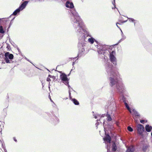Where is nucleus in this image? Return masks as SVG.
I'll return each mask as SVG.
<instances>
[{"label":"nucleus","mask_w":152,"mask_h":152,"mask_svg":"<svg viewBox=\"0 0 152 152\" xmlns=\"http://www.w3.org/2000/svg\"><path fill=\"white\" fill-rule=\"evenodd\" d=\"M117 149V147L116 144L115 142H113L112 145V151H116Z\"/></svg>","instance_id":"f3484780"},{"label":"nucleus","mask_w":152,"mask_h":152,"mask_svg":"<svg viewBox=\"0 0 152 152\" xmlns=\"http://www.w3.org/2000/svg\"><path fill=\"white\" fill-rule=\"evenodd\" d=\"M51 80L49 78H48L47 79V81H50Z\"/></svg>","instance_id":"cd10ccee"},{"label":"nucleus","mask_w":152,"mask_h":152,"mask_svg":"<svg viewBox=\"0 0 152 152\" xmlns=\"http://www.w3.org/2000/svg\"><path fill=\"white\" fill-rule=\"evenodd\" d=\"M21 10L19 8H18L15 10L13 12L12 15H16L18 13H19Z\"/></svg>","instance_id":"a211bd4d"},{"label":"nucleus","mask_w":152,"mask_h":152,"mask_svg":"<svg viewBox=\"0 0 152 152\" xmlns=\"http://www.w3.org/2000/svg\"><path fill=\"white\" fill-rule=\"evenodd\" d=\"M86 37L88 36L91 37V36L88 34V33H86V35L83 34L81 39L80 40L78 44V47L79 48V49L80 50L81 48V51L82 52H84L85 50V49L83 48V47L85 46L86 42V40H87L86 37Z\"/></svg>","instance_id":"20e7f679"},{"label":"nucleus","mask_w":152,"mask_h":152,"mask_svg":"<svg viewBox=\"0 0 152 152\" xmlns=\"http://www.w3.org/2000/svg\"><path fill=\"white\" fill-rule=\"evenodd\" d=\"M120 30H121V34H122V39H121L120 40V41H122V40H124V39H125V38H126L125 37V36H124V35H124V34H123V32H122V30H121V29H120Z\"/></svg>","instance_id":"4be33fe9"},{"label":"nucleus","mask_w":152,"mask_h":152,"mask_svg":"<svg viewBox=\"0 0 152 152\" xmlns=\"http://www.w3.org/2000/svg\"><path fill=\"white\" fill-rule=\"evenodd\" d=\"M111 107V106H110H110H109V107H108V108H109V107Z\"/></svg>","instance_id":"58836bf2"},{"label":"nucleus","mask_w":152,"mask_h":152,"mask_svg":"<svg viewBox=\"0 0 152 152\" xmlns=\"http://www.w3.org/2000/svg\"><path fill=\"white\" fill-rule=\"evenodd\" d=\"M145 129L148 132H150L152 129V127L149 125H147L145 126Z\"/></svg>","instance_id":"2eb2a0df"},{"label":"nucleus","mask_w":152,"mask_h":152,"mask_svg":"<svg viewBox=\"0 0 152 152\" xmlns=\"http://www.w3.org/2000/svg\"><path fill=\"white\" fill-rule=\"evenodd\" d=\"M137 129L138 133L140 134H142L144 130V126L142 125L141 124L137 125Z\"/></svg>","instance_id":"6e6552de"},{"label":"nucleus","mask_w":152,"mask_h":152,"mask_svg":"<svg viewBox=\"0 0 152 152\" xmlns=\"http://www.w3.org/2000/svg\"><path fill=\"white\" fill-rule=\"evenodd\" d=\"M28 3V1H25L19 7V8L21 10H22L25 8L26 6Z\"/></svg>","instance_id":"9d476101"},{"label":"nucleus","mask_w":152,"mask_h":152,"mask_svg":"<svg viewBox=\"0 0 152 152\" xmlns=\"http://www.w3.org/2000/svg\"><path fill=\"white\" fill-rule=\"evenodd\" d=\"M102 117H104V116L102 115Z\"/></svg>","instance_id":"a18cd8bd"},{"label":"nucleus","mask_w":152,"mask_h":152,"mask_svg":"<svg viewBox=\"0 0 152 152\" xmlns=\"http://www.w3.org/2000/svg\"><path fill=\"white\" fill-rule=\"evenodd\" d=\"M13 57L14 56L12 54L10 53L9 52H7L4 54V58L7 63H11L12 62V61L9 60V59L12 60L13 59Z\"/></svg>","instance_id":"39448f33"},{"label":"nucleus","mask_w":152,"mask_h":152,"mask_svg":"<svg viewBox=\"0 0 152 152\" xmlns=\"http://www.w3.org/2000/svg\"><path fill=\"white\" fill-rule=\"evenodd\" d=\"M111 107V106H110H110H109V107H108V108H109V107Z\"/></svg>","instance_id":"4c0bfd02"},{"label":"nucleus","mask_w":152,"mask_h":152,"mask_svg":"<svg viewBox=\"0 0 152 152\" xmlns=\"http://www.w3.org/2000/svg\"><path fill=\"white\" fill-rule=\"evenodd\" d=\"M74 63H74V62H73V64H72V65H73L74 64Z\"/></svg>","instance_id":"c9c22d12"},{"label":"nucleus","mask_w":152,"mask_h":152,"mask_svg":"<svg viewBox=\"0 0 152 152\" xmlns=\"http://www.w3.org/2000/svg\"><path fill=\"white\" fill-rule=\"evenodd\" d=\"M13 140L15 142H17V140L15 137L13 138Z\"/></svg>","instance_id":"c85d7f7f"},{"label":"nucleus","mask_w":152,"mask_h":152,"mask_svg":"<svg viewBox=\"0 0 152 152\" xmlns=\"http://www.w3.org/2000/svg\"><path fill=\"white\" fill-rule=\"evenodd\" d=\"M71 58V59H72V58L74 59V58Z\"/></svg>","instance_id":"f704fd0d"},{"label":"nucleus","mask_w":152,"mask_h":152,"mask_svg":"<svg viewBox=\"0 0 152 152\" xmlns=\"http://www.w3.org/2000/svg\"><path fill=\"white\" fill-rule=\"evenodd\" d=\"M11 23H10V24L8 28H9L10 27V26H11Z\"/></svg>","instance_id":"473e14b6"},{"label":"nucleus","mask_w":152,"mask_h":152,"mask_svg":"<svg viewBox=\"0 0 152 152\" xmlns=\"http://www.w3.org/2000/svg\"><path fill=\"white\" fill-rule=\"evenodd\" d=\"M5 32L4 31V30L2 26L0 27V33L4 34Z\"/></svg>","instance_id":"412c9836"},{"label":"nucleus","mask_w":152,"mask_h":152,"mask_svg":"<svg viewBox=\"0 0 152 152\" xmlns=\"http://www.w3.org/2000/svg\"><path fill=\"white\" fill-rule=\"evenodd\" d=\"M97 51L99 54H100L101 57H104L105 60L107 59V55H108V53L106 51L107 50V47L105 45H103L102 44H99L97 45Z\"/></svg>","instance_id":"7ed1b4c3"},{"label":"nucleus","mask_w":152,"mask_h":152,"mask_svg":"<svg viewBox=\"0 0 152 152\" xmlns=\"http://www.w3.org/2000/svg\"><path fill=\"white\" fill-rule=\"evenodd\" d=\"M104 139L106 143H110V137L109 135L107 136L105 138H104Z\"/></svg>","instance_id":"ddd939ff"},{"label":"nucleus","mask_w":152,"mask_h":152,"mask_svg":"<svg viewBox=\"0 0 152 152\" xmlns=\"http://www.w3.org/2000/svg\"><path fill=\"white\" fill-rule=\"evenodd\" d=\"M50 99L51 101L52 102V100H51V99Z\"/></svg>","instance_id":"a19ab883"},{"label":"nucleus","mask_w":152,"mask_h":152,"mask_svg":"<svg viewBox=\"0 0 152 152\" xmlns=\"http://www.w3.org/2000/svg\"><path fill=\"white\" fill-rule=\"evenodd\" d=\"M134 149V147L132 146H131L128 147L127 151L126 152H133Z\"/></svg>","instance_id":"4468645a"},{"label":"nucleus","mask_w":152,"mask_h":152,"mask_svg":"<svg viewBox=\"0 0 152 152\" xmlns=\"http://www.w3.org/2000/svg\"><path fill=\"white\" fill-rule=\"evenodd\" d=\"M122 100L124 102V104L126 106V107L127 110L129 111L130 113H131V109L129 107L128 105L126 102V99L124 96L122 97Z\"/></svg>","instance_id":"1a4fd4ad"},{"label":"nucleus","mask_w":152,"mask_h":152,"mask_svg":"<svg viewBox=\"0 0 152 152\" xmlns=\"http://www.w3.org/2000/svg\"><path fill=\"white\" fill-rule=\"evenodd\" d=\"M70 12L72 14L71 20L73 26L77 32L81 34L83 30V23L82 20L74 9L71 10Z\"/></svg>","instance_id":"f03ea898"},{"label":"nucleus","mask_w":152,"mask_h":152,"mask_svg":"<svg viewBox=\"0 0 152 152\" xmlns=\"http://www.w3.org/2000/svg\"><path fill=\"white\" fill-rule=\"evenodd\" d=\"M151 136H152V132H151Z\"/></svg>","instance_id":"79ce46f5"},{"label":"nucleus","mask_w":152,"mask_h":152,"mask_svg":"<svg viewBox=\"0 0 152 152\" xmlns=\"http://www.w3.org/2000/svg\"><path fill=\"white\" fill-rule=\"evenodd\" d=\"M119 23H116V25H117V26L118 27V28H120L118 26V25H117L118 24H119Z\"/></svg>","instance_id":"c756f323"},{"label":"nucleus","mask_w":152,"mask_h":152,"mask_svg":"<svg viewBox=\"0 0 152 152\" xmlns=\"http://www.w3.org/2000/svg\"><path fill=\"white\" fill-rule=\"evenodd\" d=\"M26 58V59L28 61H29V60H28L27 59V58Z\"/></svg>","instance_id":"ea45409f"},{"label":"nucleus","mask_w":152,"mask_h":152,"mask_svg":"<svg viewBox=\"0 0 152 152\" xmlns=\"http://www.w3.org/2000/svg\"><path fill=\"white\" fill-rule=\"evenodd\" d=\"M69 96L70 98V99H71V93H70V89H69ZM72 101L74 103V104L75 105H78L79 104V103L75 99H72Z\"/></svg>","instance_id":"9b49d317"},{"label":"nucleus","mask_w":152,"mask_h":152,"mask_svg":"<svg viewBox=\"0 0 152 152\" xmlns=\"http://www.w3.org/2000/svg\"><path fill=\"white\" fill-rule=\"evenodd\" d=\"M131 113L133 115H135V116H140V114L134 109H133L132 110V112L131 111Z\"/></svg>","instance_id":"dca6fc26"},{"label":"nucleus","mask_w":152,"mask_h":152,"mask_svg":"<svg viewBox=\"0 0 152 152\" xmlns=\"http://www.w3.org/2000/svg\"><path fill=\"white\" fill-rule=\"evenodd\" d=\"M128 18L129 19V20L130 21H131L132 22H134V21H135V20L132 18Z\"/></svg>","instance_id":"393cba45"},{"label":"nucleus","mask_w":152,"mask_h":152,"mask_svg":"<svg viewBox=\"0 0 152 152\" xmlns=\"http://www.w3.org/2000/svg\"><path fill=\"white\" fill-rule=\"evenodd\" d=\"M60 78L62 81H63V82L66 85H67L69 89H70V86L69 85V82L68 80V78L67 77L66 75L64 74H62L60 75Z\"/></svg>","instance_id":"423d86ee"},{"label":"nucleus","mask_w":152,"mask_h":152,"mask_svg":"<svg viewBox=\"0 0 152 152\" xmlns=\"http://www.w3.org/2000/svg\"><path fill=\"white\" fill-rule=\"evenodd\" d=\"M15 17H14V18H13L12 19V20H13L14 18H15Z\"/></svg>","instance_id":"37998d69"},{"label":"nucleus","mask_w":152,"mask_h":152,"mask_svg":"<svg viewBox=\"0 0 152 152\" xmlns=\"http://www.w3.org/2000/svg\"><path fill=\"white\" fill-rule=\"evenodd\" d=\"M49 77H50V75H49Z\"/></svg>","instance_id":"c03bdc74"},{"label":"nucleus","mask_w":152,"mask_h":152,"mask_svg":"<svg viewBox=\"0 0 152 152\" xmlns=\"http://www.w3.org/2000/svg\"><path fill=\"white\" fill-rule=\"evenodd\" d=\"M115 52L114 51H112L111 53H110V61L112 62L114 65L116 64V59L114 55L115 54Z\"/></svg>","instance_id":"0eeeda50"},{"label":"nucleus","mask_w":152,"mask_h":152,"mask_svg":"<svg viewBox=\"0 0 152 152\" xmlns=\"http://www.w3.org/2000/svg\"><path fill=\"white\" fill-rule=\"evenodd\" d=\"M1 26H0V27Z\"/></svg>","instance_id":"49530a36"},{"label":"nucleus","mask_w":152,"mask_h":152,"mask_svg":"<svg viewBox=\"0 0 152 152\" xmlns=\"http://www.w3.org/2000/svg\"><path fill=\"white\" fill-rule=\"evenodd\" d=\"M98 124H99V122H98V123H97H97H96V125H98Z\"/></svg>","instance_id":"2f4dec72"},{"label":"nucleus","mask_w":152,"mask_h":152,"mask_svg":"<svg viewBox=\"0 0 152 152\" xmlns=\"http://www.w3.org/2000/svg\"><path fill=\"white\" fill-rule=\"evenodd\" d=\"M4 151H5V152H6L7 151L5 149H4Z\"/></svg>","instance_id":"7c9ffc66"},{"label":"nucleus","mask_w":152,"mask_h":152,"mask_svg":"<svg viewBox=\"0 0 152 152\" xmlns=\"http://www.w3.org/2000/svg\"><path fill=\"white\" fill-rule=\"evenodd\" d=\"M128 130L129 131V132H132L133 130V129H132V128L130 126H128Z\"/></svg>","instance_id":"b1692460"},{"label":"nucleus","mask_w":152,"mask_h":152,"mask_svg":"<svg viewBox=\"0 0 152 152\" xmlns=\"http://www.w3.org/2000/svg\"><path fill=\"white\" fill-rule=\"evenodd\" d=\"M114 0V2H113V4L114 5V8L113 7L112 8L113 9L115 8V0Z\"/></svg>","instance_id":"a878e982"},{"label":"nucleus","mask_w":152,"mask_h":152,"mask_svg":"<svg viewBox=\"0 0 152 152\" xmlns=\"http://www.w3.org/2000/svg\"><path fill=\"white\" fill-rule=\"evenodd\" d=\"M94 39L93 38H89L88 39V42L91 44H92L94 43Z\"/></svg>","instance_id":"6ab92c4d"},{"label":"nucleus","mask_w":152,"mask_h":152,"mask_svg":"<svg viewBox=\"0 0 152 152\" xmlns=\"http://www.w3.org/2000/svg\"><path fill=\"white\" fill-rule=\"evenodd\" d=\"M126 21H124L123 22V23H125V22H126Z\"/></svg>","instance_id":"e433bc0d"},{"label":"nucleus","mask_w":152,"mask_h":152,"mask_svg":"<svg viewBox=\"0 0 152 152\" xmlns=\"http://www.w3.org/2000/svg\"><path fill=\"white\" fill-rule=\"evenodd\" d=\"M96 119L97 118V116H95L94 117Z\"/></svg>","instance_id":"72a5a7b5"},{"label":"nucleus","mask_w":152,"mask_h":152,"mask_svg":"<svg viewBox=\"0 0 152 152\" xmlns=\"http://www.w3.org/2000/svg\"><path fill=\"white\" fill-rule=\"evenodd\" d=\"M2 131V128L0 126V135H1L2 134L1 132ZM1 145L2 146H3V143L2 142L1 140H0V145Z\"/></svg>","instance_id":"aec40b11"},{"label":"nucleus","mask_w":152,"mask_h":152,"mask_svg":"<svg viewBox=\"0 0 152 152\" xmlns=\"http://www.w3.org/2000/svg\"><path fill=\"white\" fill-rule=\"evenodd\" d=\"M105 67L107 73L110 77L109 79L110 85L111 86H115L118 92L121 93L124 92L125 90L124 86L121 80L119 79V74L118 72L115 71V67L109 62L106 64Z\"/></svg>","instance_id":"f257e3e1"},{"label":"nucleus","mask_w":152,"mask_h":152,"mask_svg":"<svg viewBox=\"0 0 152 152\" xmlns=\"http://www.w3.org/2000/svg\"><path fill=\"white\" fill-rule=\"evenodd\" d=\"M144 121H145L144 120H141L140 121V122L141 123H143Z\"/></svg>","instance_id":"bb28decb"},{"label":"nucleus","mask_w":152,"mask_h":152,"mask_svg":"<svg viewBox=\"0 0 152 152\" xmlns=\"http://www.w3.org/2000/svg\"><path fill=\"white\" fill-rule=\"evenodd\" d=\"M66 6L67 7L71 8H73L74 7L73 3L72 2H70L69 1H67L66 2Z\"/></svg>","instance_id":"f8f14e48"},{"label":"nucleus","mask_w":152,"mask_h":152,"mask_svg":"<svg viewBox=\"0 0 152 152\" xmlns=\"http://www.w3.org/2000/svg\"><path fill=\"white\" fill-rule=\"evenodd\" d=\"M107 120L108 121H110L112 119L110 116V115H107Z\"/></svg>","instance_id":"5701e85b"}]
</instances>
